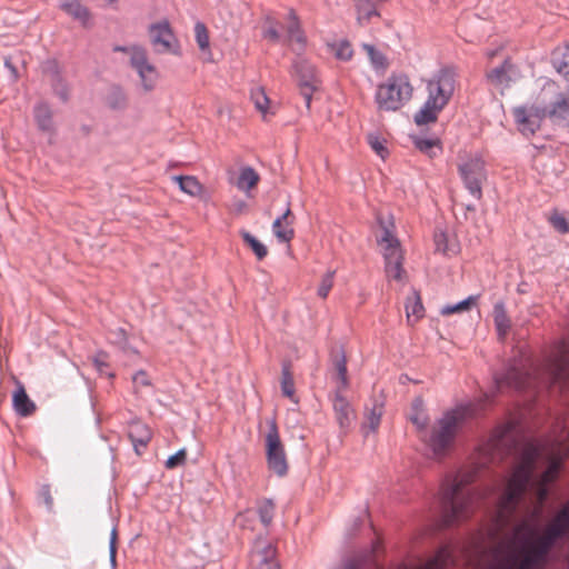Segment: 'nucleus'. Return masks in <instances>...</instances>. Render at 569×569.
I'll return each instance as SVG.
<instances>
[{"label": "nucleus", "instance_id": "f257e3e1", "mask_svg": "<svg viewBox=\"0 0 569 569\" xmlns=\"http://www.w3.org/2000/svg\"><path fill=\"white\" fill-rule=\"evenodd\" d=\"M512 433L513 426L507 425L495 430L490 438V448L493 451L515 455L517 458V463L497 505V522L501 526L508 525L515 518L541 456L539 446L531 442L520 443Z\"/></svg>", "mask_w": 569, "mask_h": 569}, {"label": "nucleus", "instance_id": "f03ea898", "mask_svg": "<svg viewBox=\"0 0 569 569\" xmlns=\"http://www.w3.org/2000/svg\"><path fill=\"white\" fill-rule=\"evenodd\" d=\"M475 472L447 477L441 486L440 509L445 527H451L470 517L473 511L476 493L468 489L475 480Z\"/></svg>", "mask_w": 569, "mask_h": 569}, {"label": "nucleus", "instance_id": "7ed1b4c3", "mask_svg": "<svg viewBox=\"0 0 569 569\" xmlns=\"http://www.w3.org/2000/svg\"><path fill=\"white\" fill-rule=\"evenodd\" d=\"M467 418V408L458 407L447 411L431 428L427 445L435 456L442 457L453 443L458 429Z\"/></svg>", "mask_w": 569, "mask_h": 569}, {"label": "nucleus", "instance_id": "20e7f679", "mask_svg": "<svg viewBox=\"0 0 569 569\" xmlns=\"http://www.w3.org/2000/svg\"><path fill=\"white\" fill-rule=\"evenodd\" d=\"M412 86L405 74H391L386 82L378 86L375 101L379 110L398 111L412 97Z\"/></svg>", "mask_w": 569, "mask_h": 569}, {"label": "nucleus", "instance_id": "39448f33", "mask_svg": "<svg viewBox=\"0 0 569 569\" xmlns=\"http://www.w3.org/2000/svg\"><path fill=\"white\" fill-rule=\"evenodd\" d=\"M493 381L498 390L510 388L525 391L532 387L535 378L527 369L526 361L522 358H515L507 365L503 372L495 373Z\"/></svg>", "mask_w": 569, "mask_h": 569}, {"label": "nucleus", "instance_id": "423d86ee", "mask_svg": "<svg viewBox=\"0 0 569 569\" xmlns=\"http://www.w3.org/2000/svg\"><path fill=\"white\" fill-rule=\"evenodd\" d=\"M269 430L266 435V458L269 470L278 477H284L288 473V461L284 447L280 440L276 419L269 422Z\"/></svg>", "mask_w": 569, "mask_h": 569}, {"label": "nucleus", "instance_id": "0eeeda50", "mask_svg": "<svg viewBox=\"0 0 569 569\" xmlns=\"http://www.w3.org/2000/svg\"><path fill=\"white\" fill-rule=\"evenodd\" d=\"M512 114L519 131L525 136H533L541 122L549 118V106L536 101L530 106H519L512 109Z\"/></svg>", "mask_w": 569, "mask_h": 569}, {"label": "nucleus", "instance_id": "6e6552de", "mask_svg": "<svg viewBox=\"0 0 569 569\" xmlns=\"http://www.w3.org/2000/svg\"><path fill=\"white\" fill-rule=\"evenodd\" d=\"M517 532L523 533L522 536L530 537L536 533V530L530 522L525 521L517 527ZM567 535L569 533L552 520V522L546 528L543 535L536 536L535 539L529 538V543L548 559L549 552L557 541L565 538Z\"/></svg>", "mask_w": 569, "mask_h": 569}, {"label": "nucleus", "instance_id": "1a4fd4ad", "mask_svg": "<svg viewBox=\"0 0 569 569\" xmlns=\"http://www.w3.org/2000/svg\"><path fill=\"white\" fill-rule=\"evenodd\" d=\"M517 532L523 533L522 536L530 537L536 533V530L530 522L525 521L517 527ZM567 535L569 533L552 520V522L546 528L543 535L536 536L535 539L529 538V543L548 559L549 552L557 541L565 538Z\"/></svg>", "mask_w": 569, "mask_h": 569}, {"label": "nucleus", "instance_id": "9d476101", "mask_svg": "<svg viewBox=\"0 0 569 569\" xmlns=\"http://www.w3.org/2000/svg\"><path fill=\"white\" fill-rule=\"evenodd\" d=\"M458 172L469 193L480 200L482 198V183L487 180L485 161L479 158H470L458 166Z\"/></svg>", "mask_w": 569, "mask_h": 569}, {"label": "nucleus", "instance_id": "9b49d317", "mask_svg": "<svg viewBox=\"0 0 569 569\" xmlns=\"http://www.w3.org/2000/svg\"><path fill=\"white\" fill-rule=\"evenodd\" d=\"M455 73L450 69L439 70L435 77L429 80L427 89L428 99L433 106L443 109L450 101L455 92Z\"/></svg>", "mask_w": 569, "mask_h": 569}, {"label": "nucleus", "instance_id": "f8f14e48", "mask_svg": "<svg viewBox=\"0 0 569 569\" xmlns=\"http://www.w3.org/2000/svg\"><path fill=\"white\" fill-rule=\"evenodd\" d=\"M130 66L137 71L143 90L146 92L153 90L159 74L156 67L149 62L146 49H134Z\"/></svg>", "mask_w": 569, "mask_h": 569}, {"label": "nucleus", "instance_id": "ddd939ff", "mask_svg": "<svg viewBox=\"0 0 569 569\" xmlns=\"http://www.w3.org/2000/svg\"><path fill=\"white\" fill-rule=\"evenodd\" d=\"M550 383L561 388L569 387V343H563L557 355L548 362Z\"/></svg>", "mask_w": 569, "mask_h": 569}, {"label": "nucleus", "instance_id": "4468645a", "mask_svg": "<svg viewBox=\"0 0 569 569\" xmlns=\"http://www.w3.org/2000/svg\"><path fill=\"white\" fill-rule=\"evenodd\" d=\"M149 36L156 52L164 53L172 51V43L176 41V37L168 20L150 24Z\"/></svg>", "mask_w": 569, "mask_h": 569}, {"label": "nucleus", "instance_id": "2eb2a0df", "mask_svg": "<svg viewBox=\"0 0 569 569\" xmlns=\"http://www.w3.org/2000/svg\"><path fill=\"white\" fill-rule=\"evenodd\" d=\"M342 388H338L333 399V411L341 431L347 432L355 418V410L350 402L341 395Z\"/></svg>", "mask_w": 569, "mask_h": 569}, {"label": "nucleus", "instance_id": "dca6fc26", "mask_svg": "<svg viewBox=\"0 0 569 569\" xmlns=\"http://www.w3.org/2000/svg\"><path fill=\"white\" fill-rule=\"evenodd\" d=\"M295 216L288 206L286 211L279 216L272 223V231L279 242H290L295 237V230L291 224Z\"/></svg>", "mask_w": 569, "mask_h": 569}, {"label": "nucleus", "instance_id": "f3484780", "mask_svg": "<svg viewBox=\"0 0 569 569\" xmlns=\"http://www.w3.org/2000/svg\"><path fill=\"white\" fill-rule=\"evenodd\" d=\"M12 406L17 415L29 417L34 413L36 403L29 398L22 382H16V390L12 395Z\"/></svg>", "mask_w": 569, "mask_h": 569}, {"label": "nucleus", "instance_id": "a211bd4d", "mask_svg": "<svg viewBox=\"0 0 569 569\" xmlns=\"http://www.w3.org/2000/svg\"><path fill=\"white\" fill-rule=\"evenodd\" d=\"M452 561L451 552L447 547H441L436 555L427 562L425 569H446ZM361 563L357 559H349L345 562L343 569H360Z\"/></svg>", "mask_w": 569, "mask_h": 569}, {"label": "nucleus", "instance_id": "6ab92c4d", "mask_svg": "<svg viewBox=\"0 0 569 569\" xmlns=\"http://www.w3.org/2000/svg\"><path fill=\"white\" fill-rule=\"evenodd\" d=\"M128 437L131 440L134 451L141 455L140 448H146L152 438L149 427L140 421H133L129 425Z\"/></svg>", "mask_w": 569, "mask_h": 569}, {"label": "nucleus", "instance_id": "aec40b11", "mask_svg": "<svg viewBox=\"0 0 569 569\" xmlns=\"http://www.w3.org/2000/svg\"><path fill=\"white\" fill-rule=\"evenodd\" d=\"M59 8L74 20L80 21L83 27L88 26L91 14L80 0H59Z\"/></svg>", "mask_w": 569, "mask_h": 569}, {"label": "nucleus", "instance_id": "412c9836", "mask_svg": "<svg viewBox=\"0 0 569 569\" xmlns=\"http://www.w3.org/2000/svg\"><path fill=\"white\" fill-rule=\"evenodd\" d=\"M385 261H386V273L388 277L400 281L402 279V274L405 272L402 268L403 256L401 249L385 251L383 252Z\"/></svg>", "mask_w": 569, "mask_h": 569}, {"label": "nucleus", "instance_id": "4be33fe9", "mask_svg": "<svg viewBox=\"0 0 569 569\" xmlns=\"http://www.w3.org/2000/svg\"><path fill=\"white\" fill-rule=\"evenodd\" d=\"M330 358L332 366L337 370L340 386L338 388L346 389L348 387V375H347V357L342 347H336L331 349Z\"/></svg>", "mask_w": 569, "mask_h": 569}, {"label": "nucleus", "instance_id": "5701e85b", "mask_svg": "<svg viewBox=\"0 0 569 569\" xmlns=\"http://www.w3.org/2000/svg\"><path fill=\"white\" fill-rule=\"evenodd\" d=\"M104 103L111 110H124L128 107V97L122 87L111 84L104 96Z\"/></svg>", "mask_w": 569, "mask_h": 569}, {"label": "nucleus", "instance_id": "b1692460", "mask_svg": "<svg viewBox=\"0 0 569 569\" xmlns=\"http://www.w3.org/2000/svg\"><path fill=\"white\" fill-rule=\"evenodd\" d=\"M493 321L499 340L503 341L511 328L510 318L507 315L505 303L499 301L493 306Z\"/></svg>", "mask_w": 569, "mask_h": 569}, {"label": "nucleus", "instance_id": "393cba45", "mask_svg": "<svg viewBox=\"0 0 569 569\" xmlns=\"http://www.w3.org/2000/svg\"><path fill=\"white\" fill-rule=\"evenodd\" d=\"M371 402L372 407L369 409L367 421L363 423V427H368L375 432L377 431L383 415L385 398L382 395L373 396Z\"/></svg>", "mask_w": 569, "mask_h": 569}, {"label": "nucleus", "instance_id": "a878e982", "mask_svg": "<svg viewBox=\"0 0 569 569\" xmlns=\"http://www.w3.org/2000/svg\"><path fill=\"white\" fill-rule=\"evenodd\" d=\"M406 313L407 320L411 326H413L425 316V308L421 301V297L416 290L410 297L407 298Z\"/></svg>", "mask_w": 569, "mask_h": 569}, {"label": "nucleus", "instance_id": "bb28decb", "mask_svg": "<svg viewBox=\"0 0 569 569\" xmlns=\"http://www.w3.org/2000/svg\"><path fill=\"white\" fill-rule=\"evenodd\" d=\"M378 222L381 228V236L377 241L383 246V252L400 249V242L392 233L393 223L387 224L381 217H378Z\"/></svg>", "mask_w": 569, "mask_h": 569}, {"label": "nucleus", "instance_id": "cd10ccee", "mask_svg": "<svg viewBox=\"0 0 569 569\" xmlns=\"http://www.w3.org/2000/svg\"><path fill=\"white\" fill-rule=\"evenodd\" d=\"M512 64L510 63L509 59H505L500 66L493 68L487 73L488 81L496 87L508 86L511 81L509 76Z\"/></svg>", "mask_w": 569, "mask_h": 569}, {"label": "nucleus", "instance_id": "c85d7f7f", "mask_svg": "<svg viewBox=\"0 0 569 569\" xmlns=\"http://www.w3.org/2000/svg\"><path fill=\"white\" fill-rule=\"evenodd\" d=\"M549 119L553 122L569 120V100L559 93L557 99L549 106Z\"/></svg>", "mask_w": 569, "mask_h": 569}, {"label": "nucleus", "instance_id": "c756f323", "mask_svg": "<svg viewBox=\"0 0 569 569\" xmlns=\"http://www.w3.org/2000/svg\"><path fill=\"white\" fill-rule=\"evenodd\" d=\"M441 110V108L433 106L432 102L427 99L422 108L415 114L416 124L425 126L436 122Z\"/></svg>", "mask_w": 569, "mask_h": 569}, {"label": "nucleus", "instance_id": "7c9ffc66", "mask_svg": "<svg viewBox=\"0 0 569 569\" xmlns=\"http://www.w3.org/2000/svg\"><path fill=\"white\" fill-rule=\"evenodd\" d=\"M254 556L259 558L257 569H280L279 562L274 558L276 548L271 543L257 550Z\"/></svg>", "mask_w": 569, "mask_h": 569}, {"label": "nucleus", "instance_id": "2f4dec72", "mask_svg": "<svg viewBox=\"0 0 569 569\" xmlns=\"http://www.w3.org/2000/svg\"><path fill=\"white\" fill-rule=\"evenodd\" d=\"M295 70L298 76V86L315 84L316 70L315 67L306 60H299L295 63Z\"/></svg>", "mask_w": 569, "mask_h": 569}, {"label": "nucleus", "instance_id": "473e14b6", "mask_svg": "<svg viewBox=\"0 0 569 569\" xmlns=\"http://www.w3.org/2000/svg\"><path fill=\"white\" fill-rule=\"evenodd\" d=\"M289 24L287 27L288 39L290 41H296L301 44V47L306 43V37L301 30L299 18L297 17L295 10H290L288 13Z\"/></svg>", "mask_w": 569, "mask_h": 569}, {"label": "nucleus", "instance_id": "72a5a7b5", "mask_svg": "<svg viewBox=\"0 0 569 569\" xmlns=\"http://www.w3.org/2000/svg\"><path fill=\"white\" fill-rule=\"evenodd\" d=\"M173 180L181 191L192 197L199 196L202 191V184L193 176H174Z\"/></svg>", "mask_w": 569, "mask_h": 569}, {"label": "nucleus", "instance_id": "f704fd0d", "mask_svg": "<svg viewBox=\"0 0 569 569\" xmlns=\"http://www.w3.org/2000/svg\"><path fill=\"white\" fill-rule=\"evenodd\" d=\"M34 118L37 124L42 131L52 130V112L48 104L39 103L34 107Z\"/></svg>", "mask_w": 569, "mask_h": 569}, {"label": "nucleus", "instance_id": "c9c22d12", "mask_svg": "<svg viewBox=\"0 0 569 569\" xmlns=\"http://www.w3.org/2000/svg\"><path fill=\"white\" fill-rule=\"evenodd\" d=\"M291 365L289 361H284L282 363V370H281V392L284 397L296 401L293 399L295 396V381L293 376L290 370Z\"/></svg>", "mask_w": 569, "mask_h": 569}, {"label": "nucleus", "instance_id": "e433bc0d", "mask_svg": "<svg viewBox=\"0 0 569 569\" xmlns=\"http://www.w3.org/2000/svg\"><path fill=\"white\" fill-rule=\"evenodd\" d=\"M356 6L358 12L357 20L361 26L368 23L371 18L379 17V12L370 0H357Z\"/></svg>", "mask_w": 569, "mask_h": 569}, {"label": "nucleus", "instance_id": "4c0bfd02", "mask_svg": "<svg viewBox=\"0 0 569 569\" xmlns=\"http://www.w3.org/2000/svg\"><path fill=\"white\" fill-rule=\"evenodd\" d=\"M552 64L560 74L569 80V44L553 52Z\"/></svg>", "mask_w": 569, "mask_h": 569}, {"label": "nucleus", "instance_id": "58836bf2", "mask_svg": "<svg viewBox=\"0 0 569 569\" xmlns=\"http://www.w3.org/2000/svg\"><path fill=\"white\" fill-rule=\"evenodd\" d=\"M240 236L243 242L253 251L258 260H262L267 257V247L262 242H260L254 236H252L249 231L241 230Z\"/></svg>", "mask_w": 569, "mask_h": 569}, {"label": "nucleus", "instance_id": "ea45409f", "mask_svg": "<svg viewBox=\"0 0 569 569\" xmlns=\"http://www.w3.org/2000/svg\"><path fill=\"white\" fill-rule=\"evenodd\" d=\"M259 181V174L252 169L251 167H246L241 170L239 179H238V187L240 189H251L253 188Z\"/></svg>", "mask_w": 569, "mask_h": 569}, {"label": "nucleus", "instance_id": "a19ab883", "mask_svg": "<svg viewBox=\"0 0 569 569\" xmlns=\"http://www.w3.org/2000/svg\"><path fill=\"white\" fill-rule=\"evenodd\" d=\"M274 513V503L271 499H263L258 506L260 521L267 527L271 523Z\"/></svg>", "mask_w": 569, "mask_h": 569}, {"label": "nucleus", "instance_id": "79ce46f5", "mask_svg": "<svg viewBox=\"0 0 569 569\" xmlns=\"http://www.w3.org/2000/svg\"><path fill=\"white\" fill-rule=\"evenodd\" d=\"M367 141L369 143V146L371 147V149L381 158V159H386L389 154V151L386 147V140L382 139L379 134L377 133H369L367 136Z\"/></svg>", "mask_w": 569, "mask_h": 569}, {"label": "nucleus", "instance_id": "37998d69", "mask_svg": "<svg viewBox=\"0 0 569 569\" xmlns=\"http://www.w3.org/2000/svg\"><path fill=\"white\" fill-rule=\"evenodd\" d=\"M250 98L253 101L256 108L263 114L267 113L269 98L267 97L263 88L257 87L251 90Z\"/></svg>", "mask_w": 569, "mask_h": 569}, {"label": "nucleus", "instance_id": "c03bdc74", "mask_svg": "<svg viewBox=\"0 0 569 569\" xmlns=\"http://www.w3.org/2000/svg\"><path fill=\"white\" fill-rule=\"evenodd\" d=\"M476 299H477L476 297L470 296L467 299H465L456 305L445 306L440 312L442 316H449V315H452L456 312L467 311L471 308L472 305H475Z\"/></svg>", "mask_w": 569, "mask_h": 569}, {"label": "nucleus", "instance_id": "a18cd8bd", "mask_svg": "<svg viewBox=\"0 0 569 569\" xmlns=\"http://www.w3.org/2000/svg\"><path fill=\"white\" fill-rule=\"evenodd\" d=\"M363 49L367 51L371 63L376 68H387V66H388L387 58L385 57V54L381 51L377 50L372 44H367V43L363 44Z\"/></svg>", "mask_w": 569, "mask_h": 569}, {"label": "nucleus", "instance_id": "49530a36", "mask_svg": "<svg viewBox=\"0 0 569 569\" xmlns=\"http://www.w3.org/2000/svg\"><path fill=\"white\" fill-rule=\"evenodd\" d=\"M196 41L201 50L209 48V33L204 23L197 22L194 26Z\"/></svg>", "mask_w": 569, "mask_h": 569}, {"label": "nucleus", "instance_id": "de8ad7c7", "mask_svg": "<svg viewBox=\"0 0 569 569\" xmlns=\"http://www.w3.org/2000/svg\"><path fill=\"white\" fill-rule=\"evenodd\" d=\"M549 223L552 226V228L558 231L559 233L561 234H566L569 232V222L568 220L565 218V216L558 213L557 211H555L550 217H549Z\"/></svg>", "mask_w": 569, "mask_h": 569}, {"label": "nucleus", "instance_id": "09e8293b", "mask_svg": "<svg viewBox=\"0 0 569 569\" xmlns=\"http://www.w3.org/2000/svg\"><path fill=\"white\" fill-rule=\"evenodd\" d=\"M333 274H335V271H327L322 279H321V283L318 288V296L322 299L327 298L332 286H333Z\"/></svg>", "mask_w": 569, "mask_h": 569}, {"label": "nucleus", "instance_id": "8fccbe9b", "mask_svg": "<svg viewBox=\"0 0 569 569\" xmlns=\"http://www.w3.org/2000/svg\"><path fill=\"white\" fill-rule=\"evenodd\" d=\"M439 144L438 139H423L417 138L415 139V147L421 151L428 153L430 157H433V148Z\"/></svg>", "mask_w": 569, "mask_h": 569}, {"label": "nucleus", "instance_id": "3c124183", "mask_svg": "<svg viewBox=\"0 0 569 569\" xmlns=\"http://www.w3.org/2000/svg\"><path fill=\"white\" fill-rule=\"evenodd\" d=\"M187 459V450L180 449L174 455L170 456L164 466L167 469H176L177 467L183 466Z\"/></svg>", "mask_w": 569, "mask_h": 569}, {"label": "nucleus", "instance_id": "603ef678", "mask_svg": "<svg viewBox=\"0 0 569 569\" xmlns=\"http://www.w3.org/2000/svg\"><path fill=\"white\" fill-rule=\"evenodd\" d=\"M51 87L54 93L61 99L62 102H67L69 99V88L63 81L62 77L51 82Z\"/></svg>", "mask_w": 569, "mask_h": 569}, {"label": "nucleus", "instance_id": "864d4df0", "mask_svg": "<svg viewBox=\"0 0 569 569\" xmlns=\"http://www.w3.org/2000/svg\"><path fill=\"white\" fill-rule=\"evenodd\" d=\"M410 421L417 427L419 431H426L429 423V417L425 410H420L411 415Z\"/></svg>", "mask_w": 569, "mask_h": 569}, {"label": "nucleus", "instance_id": "5fc2aeb1", "mask_svg": "<svg viewBox=\"0 0 569 569\" xmlns=\"http://www.w3.org/2000/svg\"><path fill=\"white\" fill-rule=\"evenodd\" d=\"M43 72L49 78L50 83L61 78L57 61L49 60L43 64Z\"/></svg>", "mask_w": 569, "mask_h": 569}, {"label": "nucleus", "instance_id": "6e6d98bb", "mask_svg": "<svg viewBox=\"0 0 569 569\" xmlns=\"http://www.w3.org/2000/svg\"><path fill=\"white\" fill-rule=\"evenodd\" d=\"M553 521L569 533V503L557 513Z\"/></svg>", "mask_w": 569, "mask_h": 569}, {"label": "nucleus", "instance_id": "4d7b16f0", "mask_svg": "<svg viewBox=\"0 0 569 569\" xmlns=\"http://www.w3.org/2000/svg\"><path fill=\"white\" fill-rule=\"evenodd\" d=\"M352 48L348 41H341L337 48L336 57L340 60L348 61L352 57Z\"/></svg>", "mask_w": 569, "mask_h": 569}, {"label": "nucleus", "instance_id": "13d9d810", "mask_svg": "<svg viewBox=\"0 0 569 569\" xmlns=\"http://www.w3.org/2000/svg\"><path fill=\"white\" fill-rule=\"evenodd\" d=\"M93 366L101 375L113 377V375L107 370L109 366L106 360L104 353H99L97 357L93 358Z\"/></svg>", "mask_w": 569, "mask_h": 569}, {"label": "nucleus", "instance_id": "bf43d9fd", "mask_svg": "<svg viewBox=\"0 0 569 569\" xmlns=\"http://www.w3.org/2000/svg\"><path fill=\"white\" fill-rule=\"evenodd\" d=\"M299 89L300 94L305 100L306 107L309 110L312 101L313 91L316 90V86L305 83L302 86H299Z\"/></svg>", "mask_w": 569, "mask_h": 569}, {"label": "nucleus", "instance_id": "052dcab7", "mask_svg": "<svg viewBox=\"0 0 569 569\" xmlns=\"http://www.w3.org/2000/svg\"><path fill=\"white\" fill-rule=\"evenodd\" d=\"M39 496H40V498H42L47 509L49 511H52V509H53V498L51 496L50 486L49 485H43L40 488Z\"/></svg>", "mask_w": 569, "mask_h": 569}, {"label": "nucleus", "instance_id": "680f3d73", "mask_svg": "<svg viewBox=\"0 0 569 569\" xmlns=\"http://www.w3.org/2000/svg\"><path fill=\"white\" fill-rule=\"evenodd\" d=\"M435 244H436L437 251L442 252V253L447 252V250H448L447 236L445 232L441 231V232L435 233Z\"/></svg>", "mask_w": 569, "mask_h": 569}, {"label": "nucleus", "instance_id": "e2e57ef3", "mask_svg": "<svg viewBox=\"0 0 569 569\" xmlns=\"http://www.w3.org/2000/svg\"><path fill=\"white\" fill-rule=\"evenodd\" d=\"M267 21L270 23V27L264 30V32H263L264 38H267L271 41H274V42L279 41L280 33L277 30V28L274 27L273 20L268 18Z\"/></svg>", "mask_w": 569, "mask_h": 569}, {"label": "nucleus", "instance_id": "0e129e2a", "mask_svg": "<svg viewBox=\"0 0 569 569\" xmlns=\"http://www.w3.org/2000/svg\"><path fill=\"white\" fill-rule=\"evenodd\" d=\"M134 49H144L143 47L141 46H130V47H126V46H114L113 47V51L114 52H123V53H129L130 54V58L133 56V51Z\"/></svg>", "mask_w": 569, "mask_h": 569}, {"label": "nucleus", "instance_id": "69168bd1", "mask_svg": "<svg viewBox=\"0 0 569 569\" xmlns=\"http://www.w3.org/2000/svg\"><path fill=\"white\" fill-rule=\"evenodd\" d=\"M133 382L137 383V385H141V386H149L150 382L147 378V375L144 371L142 370H139L134 376H133Z\"/></svg>", "mask_w": 569, "mask_h": 569}, {"label": "nucleus", "instance_id": "338daca9", "mask_svg": "<svg viewBox=\"0 0 569 569\" xmlns=\"http://www.w3.org/2000/svg\"><path fill=\"white\" fill-rule=\"evenodd\" d=\"M412 410L415 412H418L420 410H423V400L420 397H417L412 401Z\"/></svg>", "mask_w": 569, "mask_h": 569}, {"label": "nucleus", "instance_id": "774afa93", "mask_svg": "<svg viewBox=\"0 0 569 569\" xmlns=\"http://www.w3.org/2000/svg\"><path fill=\"white\" fill-rule=\"evenodd\" d=\"M4 66L11 71V73L13 74L14 78H17V69L16 67L13 66V63L11 62L10 59H6L4 60Z\"/></svg>", "mask_w": 569, "mask_h": 569}]
</instances>
